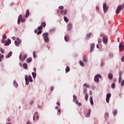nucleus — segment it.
Here are the masks:
<instances>
[{
  "label": "nucleus",
  "mask_w": 124,
  "mask_h": 124,
  "mask_svg": "<svg viewBox=\"0 0 124 124\" xmlns=\"http://www.w3.org/2000/svg\"><path fill=\"white\" fill-rule=\"evenodd\" d=\"M49 36V33L48 32H45L43 34V37L44 38V41L45 42H46L47 43V42H49V37L48 36Z\"/></svg>",
  "instance_id": "1"
},
{
  "label": "nucleus",
  "mask_w": 124,
  "mask_h": 124,
  "mask_svg": "<svg viewBox=\"0 0 124 124\" xmlns=\"http://www.w3.org/2000/svg\"><path fill=\"white\" fill-rule=\"evenodd\" d=\"M123 9H124V5H119L117 7V8L116 11V14H119V13H120V11H121V10H123Z\"/></svg>",
  "instance_id": "2"
},
{
  "label": "nucleus",
  "mask_w": 124,
  "mask_h": 124,
  "mask_svg": "<svg viewBox=\"0 0 124 124\" xmlns=\"http://www.w3.org/2000/svg\"><path fill=\"white\" fill-rule=\"evenodd\" d=\"M99 78H101V75H100V74H97L94 77V82L98 83V82H99Z\"/></svg>",
  "instance_id": "3"
},
{
  "label": "nucleus",
  "mask_w": 124,
  "mask_h": 124,
  "mask_svg": "<svg viewBox=\"0 0 124 124\" xmlns=\"http://www.w3.org/2000/svg\"><path fill=\"white\" fill-rule=\"evenodd\" d=\"M21 42H22V41L19 39V38H17L16 40L15 41V44L16 46H19V44H21Z\"/></svg>",
  "instance_id": "4"
},
{
  "label": "nucleus",
  "mask_w": 124,
  "mask_h": 124,
  "mask_svg": "<svg viewBox=\"0 0 124 124\" xmlns=\"http://www.w3.org/2000/svg\"><path fill=\"white\" fill-rule=\"evenodd\" d=\"M27 57H28V55L27 54L24 55L23 58H22V55L20 54L19 55V59L21 62H24V60H26L27 58Z\"/></svg>",
  "instance_id": "5"
},
{
  "label": "nucleus",
  "mask_w": 124,
  "mask_h": 124,
  "mask_svg": "<svg viewBox=\"0 0 124 124\" xmlns=\"http://www.w3.org/2000/svg\"><path fill=\"white\" fill-rule=\"evenodd\" d=\"M111 98V93H108L106 95V102L107 103H109L110 101V98Z\"/></svg>",
  "instance_id": "6"
},
{
  "label": "nucleus",
  "mask_w": 124,
  "mask_h": 124,
  "mask_svg": "<svg viewBox=\"0 0 124 124\" xmlns=\"http://www.w3.org/2000/svg\"><path fill=\"white\" fill-rule=\"evenodd\" d=\"M103 7L104 13H106V11L108 10V7L107 6V5L106 4V3H104L103 4Z\"/></svg>",
  "instance_id": "7"
},
{
  "label": "nucleus",
  "mask_w": 124,
  "mask_h": 124,
  "mask_svg": "<svg viewBox=\"0 0 124 124\" xmlns=\"http://www.w3.org/2000/svg\"><path fill=\"white\" fill-rule=\"evenodd\" d=\"M23 19V16L20 15L18 16V20H17V24L19 25L21 23V20Z\"/></svg>",
  "instance_id": "8"
},
{
  "label": "nucleus",
  "mask_w": 124,
  "mask_h": 124,
  "mask_svg": "<svg viewBox=\"0 0 124 124\" xmlns=\"http://www.w3.org/2000/svg\"><path fill=\"white\" fill-rule=\"evenodd\" d=\"M37 114H38L37 112H35V113L34 114V116L33 117V120L34 121H35V117L37 120H38V118H39V117L38 116V115Z\"/></svg>",
  "instance_id": "9"
},
{
  "label": "nucleus",
  "mask_w": 124,
  "mask_h": 124,
  "mask_svg": "<svg viewBox=\"0 0 124 124\" xmlns=\"http://www.w3.org/2000/svg\"><path fill=\"white\" fill-rule=\"evenodd\" d=\"M11 43V40L10 39H8V41H6L5 42L4 46H8Z\"/></svg>",
  "instance_id": "10"
},
{
  "label": "nucleus",
  "mask_w": 124,
  "mask_h": 124,
  "mask_svg": "<svg viewBox=\"0 0 124 124\" xmlns=\"http://www.w3.org/2000/svg\"><path fill=\"white\" fill-rule=\"evenodd\" d=\"M103 41L105 44H107L108 42V39L107 38V36H105L103 39Z\"/></svg>",
  "instance_id": "11"
},
{
  "label": "nucleus",
  "mask_w": 124,
  "mask_h": 124,
  "mask_svg": "<svg viewBox=\"0 0 124 124\" xmlns=\"http://www.w3.org/2000/svg\"><path fill=\"white\" fill-rule=\"evenodd\" d=\"M25 81H26V84L27 85H29V83H30V81L29 80V77L28 76H25Z\"/></svg>",
  "instance_id": "12"
},
{
  "label": "nucleus",
  "mask_w": 124,
  "mask_h": 124,
  "mask_svg": "<svg viewBox=\"0 0 124 124\" xmlns=\"http://www.w3.org/2000/svg\"><path fill=\"white\" fill-rule=\"evenodd\" d=\"M64 40H65V41H66L67 42L68 41H69V36L68 35H65Z\"/></svg>",
  "instance_id": "13"
},
{
  "label": "nucleus",
  "mask_w": 124,
  "mask_h": 124,
  "mask_svg": "<svg viewBox=\"0 0 124 124\" xmlns=\"http://www.w3.org/2000/svg\"><path fill=\"white\" fill-rule=\"evenodd\" d=\"M66 13H67V11L66 10H62L61 11V15H66Z\"/></svg>",
  "instance_id": "14"
},
{
  "label": "nucleus",
  "mask_w": 124,
  "mask_h": 124,
  "mask_svg": "<svg viewBox=\"0 0 124 124\" xmlns=\"http://www.w3.org/2000/svg\"><path fill=\"white\" fill-rule=\"evenodd\" d=\"M71 29H72V24L71 23H69L68 25V31H71Z\"/></svg>",
  "instance_id": "15"
},
{
  "label": "nucleus",
  "mask_w": 124,
  "mask_h": 124,
  "mask_svg": "<svg viewBox=\"0 0 124 124\" xmlns=\"http://www.w3.org/2000/svg\"><path fill=\"white\" fill-rule=\"evenodd\" d=\"M29 16H30V11H29V10H27L25 17L28 18V17H29Z\"/></svg>",
  "instance_id": "16"
},
{
  "label": "nucleus",
  "mask_w": 124,
  "mask_h": 124,
  "mask_svg": "<svg viewBox=\"0 0 124 124\" xmlns=\"http://www.w3.org/2000/svg\"><path fill=\"white\" fill-rule=\"evenodd\" d=\"M108 78L109 79H110V80L112 79H113V74H112V73H109V74H108Z\"/></svg>",
  "instance_id": "17"
},
{
  "label": "nucleus",
  "mask_w": 124,
  "mask_h": 124,
  "mask_svg": "<svg viewBox=\"0 0 124 124\" xmlns=\"http://www.w3.org/2000/svg\"><path fill=\"white\" fill-rule=\"evenodd\" d=\"M23 67L24 69H28V64L27 63H25L23 65Z\"/></svg>",
  "instance_id": "18"
},
{
  "label": "nucleus",
  "mask_w": 124,
  "mask_h": 124,
  "mask_svg": "<svg viewBox=\"0 0 124 124\" xmlns=\"http://www.w3.org/2000/svg\"><path fill=\"white\" fill-rule=\"evenodd\" d=\"M12 56V52L11 51L9 52L8 55L6 56L7 59H8V58H10Z\"/></svg>",
  "instance_id": "19"
},
{
  "label": "nucleus",
  "mask_w": 124,
  "mask_h": 124,
  "mask_svg": "<svg viewBox=\"0 0 124 124\" xmlns=\"http://www.w3.org/2000/svg\"><path fill=\"white\" fill-rule=\"evenodd\" d=\"M91 35H92V33H89L87 34L86 35V39H90Z\"/></svg>",
  "instance_id": "20"
},
{
  "label": "nucleus",
  "mask_w": 124,
  "mask_h": 124,
  "mask_svg": "<svg viewBox=\"0 0 124 124\" xmlns=\"http://www.w3.org/2000/svg\"><path fill=\"white\" fill-rule=\"evenodd\" d=\"M41 26L42 28H45V27H46V23H45L44 22H42L41 23Z\"/></svg>",
  "instance_id": "21"
},
{
  "label": "nucleus",
  "mask_w": 124,
  "mask_h": 124,
  "mask_svg": "<svg viewBox=\"0 0 124 124\" xmlns=\"http://www.w3.org/2000/svg\"><path fill=\"white\" fill-rule=\"evenodd\" d=\"M32 59L31 58H28L27 60V62L28 63H30V62H31V61Z\"/></svg>",
  "instance_id": "22"
},
{
  "label": "nucleus",
  "mask_w": 124,
  "mask_h": 124,
  "mask_svg": "<svg viewBox=\"0 0 124 124\" xmlns=\"http://www.w3.org/2000/svg\"><path fill=\"white\" fill-rule=\"evenodd\" d=\"M90 103L91 105H93V97H90Z\"/></svg>",
  "instance_id": "23"
},
{
  "label": "nucleus",
  "mask_w": 124,
  "mask_h": 124,
  "mask_svg": "<svg viewBox=\"0 0 124 124\" xmlns=\"http://www.w3.org/2000/svg\"><path fill=\"white\" fill-rule=\"evenodd\" d=\"M90 116H91V109H89L88 112L86 115V117L89 118V117H90Z\"/></svg>",
  "instance_id": "24"
},
{
  "label": "nucleus",
  "mask_w": 124,
  "mask_h": 124,
  "mask_svg": "<svg viewBox=\"0 0 124 124\" xmlns=\"http://www.w3.org/2000/svg\"><path fill=\"white\" fill-rule=\"evenodd\" d=\"M85 98L86 101H88V98H89V95L88 94V93L85 94Z\"/></svg>",
  "instance_id": "25"
},
{
  "label": "nucleus",
  "mask_w": 124,
  "mask_h": 124,
  "mask_svg": "<svg viewBox=\"0 0 124 124\" xmlns=\"http://www.w3.org/2000/svg\"><path fill=\"white\" fill-rule=\"evenodd\" d=\"M83 86L85 87V88H91V86H90L89 84L87 83H84L83 84Z\"/></svg>",
  "instance_id": "26"
},
{
  "label": "nucleus",
  "mask_w": 124,
  "mask_h": 124,
  "mask_svg": "<svg viewBox=\"0 0 124 124\" xmlns=\"http://www.w3.org/2000/svg\"><path fill=\"white\" fill-rule=\"evenodd\" d=\"M76 104L77 105H78V106H81V105H82V104H81V103H79V102L78 101V100H76Z\"/></svg>",
  "instance_id": "27"
},
{
  "label": "nucleus",
  "mask_w": 124,
  "mask_h": 124,
  "mask_svg": "<svg viewBox=\"0 0 124 124\" xmlns=\"http://www.w3.org/2000/svg\"><path fill=\"white\" fill-rule=\"evenodd\" d=\"M63 19L65 21V22H68L69 21V19L67 18L66 16H64Z\"/></svg>",
  "instance_id": "28"
},
{
  "label": "nucleus",
  "mask_w": 124,
  "mask_h": 124,
  "mask_svg": "<svg viewBox=\"0 0 124 124\" xmlns=\"http://www.w3.org/2000/svg\"><path fill=\"white\" fill-rule=\"evenodd\" d=\"M13 83L16 88H17V87H18V83H17V82H16V81H14Z\"/></svg>",
  "instance_id": "29"
},
{
  "label": "nucleus",
  "mask_w": 124,
  "mask_h": 124,
  "mask_svg": "<svg viewBox=\"0 0 124 124\" xmlns=\"http://www.w3.org/2000/svg\"><path fill=\"white\" fill-rule=\"evenodd\" d=\"M28 79H29V81H30V82H32V78H31V76H29L28 77Z\"/></svg>",
  "instance_id": "30"
},
{
  "label": "nucleus",
  "mask_w": 124,
  "mask_h": 124,
  "mask_svg": "<svg viewBox=\"0 0 124 124\" xmlns=\"http://www.w3.org/2000/svg\"><path fill=\"white\" fill-rule=\"evenodd\" d=\"M32 75L33 76V78H35V77H36V73L32 72Z\"/></svg>",
  "instance_id": "31"
},
{
  "label": "nucleus",
  "mask_w": 124,
  "mask_h": 124,
  "mask_svg": "<svg viewBox=\"0 0 124 124\" xmlns=\"http://www.w3.org/2000/svg\"><path fill=\"white\" fill-rule=\"evenodd\" d=\"M70 70V68H69V67H66L65 69L66 72H69V71Z\"/></svg>",
  "instance_id": "32"
},
{
  "label": "nucleus",
  "mask_w": 124,
  "mask_h": 124,
  "mask_svg": "<svg viewBox=\"0 0 124 124\" xmlns=\"http://www.w3.org/2000/svg\"><path fill=\"white\" fill-rule=\"evenodd\" d=\"M115 87H116V84H115V83H113L111 84V88L112 89H115Z\"/></svg>",
  "instance_id": "33"
},
{
  "label": "nucleus",
  "mask_w": 124,
  "mask_h": 124,
  "mask_svg": "<svg viewBox=\"0 0 124 124\" xmlns=\"http://www.w3.org/2000/svg\"><path fill=\"white\" fill-rule=\"evenodd\" d=\"M113 114L114 116H116V115H117V110L116 109L114 110L113 111Z\"/></svg>",
  "instance_id": "34"
},
{
  "label": "nucleus",
  "mask_w": 124,
  "mask_h": 124,
  "mask_svg": "<svg viewBox=\"0 0 124 124\" xmlns=\"http://www.w3.org/2000/svg\"><path fill=\"white\" fill-rule=\"evenodd\" d=\"M83 61L85 62H88V59H87V57H85L83 58Z\"/></svg>",
  "instance_id": "35"
},
{
  "label": "nucleus",
  "mask_w": 124,
  "mask_h": 124,
  "mask_svg": "<svg viewBox=\"0 0 124 124\" xmlns=\"http://www.w3.org/2000/svg\"><path fill=\"white\" fill-rule=\"evenodd\" d=\"M33 58H36V52H35V51H33Z\"/></svg>",
  "instance_id": "36"
},
{
  "label": "nucleus",
  "mask_w": 124,
  "mask_h": 124,
  "mask_svg": "<svg viewBox=\"0 0 124 124\" xmlns=\"http://www.w3.org/2000/svg\"><path fill=\"white\" fill-rule=\"evenodd\" d=\"M119 49H120V51H121V52H122L124 50V47H120Z\"/></svg>",
  "instance_id": "37"
},
{
  "label": "nucleus",
  "mask_w": 124,
  "mask_h": 124,
  "mask_svg": "<svg viewBox=\"0 0 124 124\" xmlns=\"http://www.w3.org/2000/svg\"><path fill=\"white\" fill-rule=\"evenodd\" d=\"M79 63L81 66H84V63L83 62L80 61Z\"/></svg>",
  "instance_id": "38"
},
{
  "label": "nucleus",
  "mask_w": 124,
  "mask_h": 124,
  "mask_svg": "<svg viewBox=\"0 0 124 124\" xmlns=\"http://www.w3.org/2000/svg\"><path fill=\"white\" fill-rule=\"evenodd\" d=\"M121 81H122V77H119V79H118L119 83H121Z\"/></svg>",
  "instance_id": "39"
},
{
  "label": "nucleus",
  "mask_w": 124,
  "mask_h": 124,
  "mask_svg": "<svg viewBox=\"0 0 124 124\" xmlns=\"http://www.w3.org/2000/svg\"><path fill=\"white\" fill-rule=\"evenodd\" d=\"M59 9H60V10H62L63 9V6H59Z\"/></svg>",
  "instance_id": "40"
},
{
  "label": "nucleus",
  "mask_w": 124,
  "mask_h": 124,
  "mask_svg": "<svg viewBox=\"0 0 124 124\" xmlns=\"http://www.w3.org/2000/svg\"><path fill=\"white\" fill-rule=\"evenodd\" d=\"M41 30H43V28H42V27L41 26H39L38 28V31H41Z\"/></svg>",
  "instance_id": "41"
},
{
  "label": "nucleus",
  "mask_w": 124,
  "mask_h": 124,
  "mask_svg": "<svg viewBox=\"0 0 124 124\" xmlns=\"http://www.w3.org/2000/svg\"><path fill=\"white\" fill-rule=\"evenodd\" d=\"M42 33V31H39L37 32V34L38 35H39V34H41Z\"/></svg>",
  "instance_id": "42"
},
{
  "label": "nucleus",
  "mask_w": 124,
  "mask_h": 124,
  "mask_svg": "<svg viewBox=\"0 0 124 124\" xmlns=\"http://www.w3.org/2000/svg\"><path fill=\"white\" fill-rule=\"evenodd\" d=\"M83 93L84 94H85L86 93H87V88H85L83 90Z\"/></svg>",
  "instance_id": "43"
},
{
  "label": "nucleus",
  "mask_w": 124,
  "mask_h": 124,
  "mask_svg": "<svg viewBox=\"0 0 124 124\" xmlns=\"http://www.w3.org/2000/svg\"><path fill=\"white\" fill-rule=\"evenodd\" d=\"M3 55L0 54V62H1V59H3Z\"/></svg>",
  "instance_id": "44"
},
{
  "label": "nucleus",
  "mask_w": 124,
  "mask_h": 124,
  "mask_svg": "<svg viewBox=\"0 0 124 124\" xmlns=\"http://www.w3.org/2000/svg\"><path fill=\"white\" fill-rule=\"evenodd\" d=\"M73 99H74V100H77V97L76 96V95H74L73 96Z\"/></svg>",
  "instance_id": "45"
},
{
  "label": "nucleus",
  "mask_w": 124,
  "mask_h": 124,
  "mask_svg": "<svg viewBox=\"0 0 124 124\" xmlns=\"http://www.w3.org/2000/svg\"><path fill=\"white\" fill-rule=\"evenodd\" d=\"M0 51L1 53H2V54H3V53H4V50L2 49V48H0Z\"/></svg>",
  "instance_id": "46"
},
{
  "label": "nucleus",
  "mask_w": 124,
  "mask_h": 124,
  "mask_svg": "<svg viewBox=\"0 0 124 124\" xmlns=\"http://www.w3.org/2000/svg\"><path fill=\"white\" fill-rule=\"evenodd\" d=\"M105 117H107V118H108V117H109V113H108V112H106Z\"/></svg>",
  "instance_id": "47"
},
{
  "label": "nucleus",
  "mask_w": 124,
  "mask_h": 124,
  "mask_svg": "<svg viewBox=\"0 0 124 124\" xmlns=\"http://www.w3.org/2000/svg\"><path fill=\"white\" fill-rule=\"evenodd\" d=\"M124 72L123 71L119 72V77H122V74H123Z\"/></svg>",
  "instance_id": "48"
},
{
  "label": "nucleus",
  "mask_w": 124,
  "mask_h": 124,
  "mask_svg": "<svg viewBox=\"0 0 124 124\" xmlns=\"http://www.w3.org/2000/svg\"><path fill=\"white\" fill-rule=\"evenodd\" d=\"M3 39H6V35L4 34L2 36Z\"/></svg>",
  "instance_id": "49"
},
{
  "label": "nucleus",
  "mask_w": 124,
  "mask_h": 124,
  "mask_svg": "<svg viewBox=\"0 0 124 124\" xmlns=\"http://www.w3.org/2000/svg\"><path fill=\"white\" fill-rule=\"evenodd\" d=\"M93 51V47H92L90 48V53H92Z\"/></svg>",
  "instance_id": "50"
},
{
  "label": "nucleus",
  "mask_w": 124,
  "mask_h": 124,
  "mask_svg": "<svg viewBox=\"0 0 124 124\" xmlns=\"http://www.w3.org/2000/svg\"><path fill=\"white\" fill-rule=\"evenodd\" d=\"M94 46H95V45L94 44V43L91 44V47H94Z\"/></svg>",
  "instance_id": "51"
},
{
  "label": "nucleus",
  "mask_w": 124,
  "mask_h": 124,
  "mask_svg": "<svg viewBox=\"0 0 124 124\" xmlns=\"http://www.w3.org/2000/svg\"><path fill=\"white\" fill-rule=\"evenodd\" d=\"M124 85V79L122 81L121 86L123 87Z\"/></svg>",
  "instance_id": "52"
},
{
  "label": "nucleus",
  "mask_w": 124,
  "mask_h": 124,
  "mask_svg": "<svg viewBox=\"0 0 124 124\" xmlns=\"http://www.w3.org/2000/svg\"><path fill=\"white\" fill-rule=\"evenodd\" d=\"M101 39H100V38H99L98 39V43H100L101 42Z\"/></svg>",
  "instance_id": "53"
},
{
  "label": "nucleus",
  "mask_w": 124,
  "mask_h": 124,
  "mask_svg": "<svg viewBox=\"0 0 124 124\" xmlns=\"http://www.w3.org/2000/svg\"><path fill=\"white\" fill-rule=\"evenodd\" d=\"M2 43H5V40H4V39H3L1 41Z\"/></svg>",
  "instance_id": "54"
},
{
  "label": "nucleus",
  "mask_w": 124,
  "mask_h": 124,
  "mask_svg": "<svg viewBox=\"0 0 124 124\" xmlns=\"http://www.w3.org/2000/svg\"><path fill=\"white\" fill-rule=\"evenodd\" d=\"M33 70V71H34L35 73H36V68L34 67Z\"/></svg>",
  "instance_id": "55"
},
{
  "label": "nucleus",
  "mask_w": 124,
  "mask_h": 124,
  "mask_svg": "<svg viewBox=\"0 0 124 124\" xmlns=\"http://www.w3.org/2000/svg\"><path fill=\"white\" fill-rule=\"evenodd\" d=\"M57 105H58L59 106H61V104L60 103V102H57Z\"/></svg>",
  "instance_id": "56"
},
{
  "label": "nucleus",
  "mask_w": 124,
  "mask_h": 124,
  "mask_svg": "<svg viewBox=\"0 0 124 124\" xmlns=\"http://www.w3.org/2000/svg\"><path fill=\"white\" fill-rule=\"evenodd\" d=\"M21 21L22 23H23V22H25V21H26V19L22 18V19Z\"/></svg>",
  "instance_id": "57"
},
{
  "label": "nucleus",
  "mask_w": 124,
  "mask_h": 124,
  "mask_svg": "<svg viewBox=\"0 0 124 124\" xmlns=\"http://www.w3.org/2000/svg\"><path fill=\"white\" fill-rule=\"evenodd\" d=\"M30 104L31 105H32V104H33V101H31V102H30Z\"/></svg>",
  "instance_id": "58"
},
{
  "label": "nucleus",
  "mask_w": 124,
  "mask_h": 124,
  "mask_svg": "<svg viewBox=\"0 0 124 124\" xmlns=\"http://www.w3.org/2000/svg\"><path fill=\"white\" fill-rule=\"evenodd\" d=\"M51 92H53V91H54V87H51Z\"/></svg>",
  "instance_id": "59"
},
{
  "label": "nucleus",
  "mask_w": 124,
  "mask_h": 124,
  "mask_svg": "<svg viewBox=\"0 0 124 124\" xmlns=\"http://www.w3.org/2000/svg\"><path fill=\"white\" fill-rule=\"evenodd\" d=\"M122 62H124V57H123L121 59Z\"/></svg>",
  "instance_id": "60"
},
{
  "label": "nucleus",
  "mask_w": 124,
  "mask_h": 124,
  "mask_svg": "<svg viewBox=\"0 0 124 124\" xmlns=\"http://www.w3.org/2000/svg\"><path fill=\"white\" fill-rule=\"evenodd\" d=\"M12 39H13V40H15L16 39V37H12Z\"/></svg>",
  "instance_id": "61"
},
{
  "label": "nucleus",
  "mask_w": 124,
  "mask_h": 124,
  "mask_svg": "<svg viewBox=\"0 0 124 124\" xmlns=\"http://www.w3.org/2000/svg\"><path fill=\"white\" fill-rule=\"evenodd\" d=\"M27 124H31V122H30L29 121H27Z\"/></svg>",
  "instance_id": "62"
},
{
  "label": "nucleus",
  "mask_w": 124,
  "mask_h": 124,
  "mask_svg": "<svg viewBox=\"0 0 124 124\" xmlns=\"http://www.w3.org/2000/svg\"><path fill=\"white\" fill-rule=\"evenodd\" d=\"M7 121H8V122H10V121H11L10 118H8L7 119Z\"/></svg>",
  "instance_id": "63"
},
{
  "label": "nucleus",
  "mask_w": 124,
  "mask_h": 124,
  "mask_svg": "<svg viewBox=\"0 0 124 124\" xmlns=\"http://www.w3.org/2000/svg\"><path fill=\"white\" fill-rule=\"evenodd\" d=\"M96 10H99V7H96Z\"/></svg>",
  "instance_id": "64"
}]
</instances>
